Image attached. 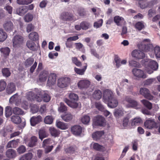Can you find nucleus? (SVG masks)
Listing matches in <instances>:
<instances>
[{"mask_svg":"<svg viewBox=\"0 0 160 160\" xmlns=\"http://www.w3.org/2000/svg\"><path fill=\"white\" fill-rule=\"evenodd\" d=\"M75 150V148L70 147L65 149V151L66 153H73Z\"/></svg>","mask_w":160,"mask_h":160,"instance_id":"nucleus-59","label":"nucleus"},{"mask_svg":"<svg viewBox=\"0 0 160 160\" xmlns=\"http://www.w3.org/2000/svg\"><path fill=\"white\" fill-rule=\"evenodd\" d=\"M17 149V152L19 154L24 153L26 150L25 147L22 145L20 146Z\"/></svg>","mask_w":160,"mask_h":160,"instance_id":"nucleus-49","label":"nucleus"},{"mask_svg":"<svg viewBox=\"0 0 160 160\" xmlns=\"http://www.w3.org/2000/svg\"><path fill=\"white\" fill-rule=\"evenodd\" d=\"M39 138L42 141L43 139L48 137V135L43 130H40L39 131Z\"/></svg>","mask_w":160,"mask_h":160,"instance_id":"nucleus-35","label":"nucleus"},{"mask_svg":"<svg viewBox=\"0 0 160 160\" xmlns=\"http://www.w3.org/2000/svg\"><path fill=\"white\" fill-rule=\"evenodd\" d=\"M123 114V111L120 109H115L114 115L115 117L122 116Z\"/></svg>","mask_w":160,"mask_h":160,"instance_id":"nucleus-51","label":"nucleus"},{"mask_svg":"<svg viewBox=\"0 0 160 160\" xmlns=\"http://www.w3.org/2000/svg\"><path fill=\"white\" fill-rule=\"evenodd\" d=\"M38 138L35 136L32 137L28 143V146L30 147H33L36 145L37 143Z\"/></svg>","mask_w":160,"mask_h":160,"instance_id":"nucleus-26","label":"nucleus"},{"mask_svg":"<svg viewBox=\"0 0 160 160\" xmlns=\"http://www.w3.org/2000/svg\"><path fill=\"white\" fill-rule=\"evenodd\" d=\"M49 131L51 135L54 137H58L60 134V131L54 127L50 128Z\"/></svg>","mask_w":160,"mask_h":160,"instance_id":"nucleus-20","label":"nucleus"},{"mask_svg":"<svg viewBox=\"0 0 160 160\" xmlns=\"http://www.w3.org/2000/svg\"><path fill=\"white\" fill-rule=\"evenodd\" d=\"M11 108L10 107L7 106L5 108V115L6 117H9L12 115Z\"/></svg>","mask_w":160,"mask_h":160,"instance_id":"nucleus-56","label":"nucleus"},{"mask_svg":"<svg viewBox=\"0 0 160 160\" xmlns=\"http://www.w3.org/2000/svg\"><path fill=\"white\" fill-rule=\"evenodd\" d=\"M132 72L134 76L139 78L144 79L147 77L143 71L140 69L134 68L132 70Z\"/></svg>","mask_w":160,"mask_h":160,"instance_id":"nucleus-8","label":"nucleus"},{"mask_svg":"<svg viewBox=\"0 0 160 160\" xmlns=\"http://www.w3.org/2000/svg\"><path fill=\"white\" fill-rule=\"evenodd\" d=\"M105 119L103 117L98 116L96 117L93 123L95 126L102 127L105 125Z\"/></svg>","mask_w":160,"mask_h":160,"instance_id":"nucleus-9","label":"nucleus"},{"mask_svg":"<svg viewBox=\"0 0 160 160\" xmlns=\"http://www.w3.org/2000/svg\"><path fill=\"white\" fill-rule=\"evenodd\" d=\"M7 33L1 28L0 29V42H3L7 38Z\"/></svg>","mask_w":160,"mask_h":160,"instance_id":"nucleus-31","label":"nucleus"},{"mask_svg":"<svg viewBox=\"0 0 160 160\" xmlns=\"http://www.w3.org/2000/svg\"><path fill=\"white\" fill-rule=\"evenodd\" d=\"M74 70L75 72L78 74L82 75L84 74L85 69H79L76 67H75Z\"/></svg>","mask_w":160,"mask_h":160,"instance_id":"nucleus-58","label":"nucleus"},{"mask_svg":"<svg viewBox=\"0 0 160 160\" xmlns=\"http://www.w3.org/2000/svg\"><path fill=\"white\" fill-rule=\"evenodd\" d=\"M154 81V79L153 78H149L145 80L144 82V86L150 85L152 84Z\"/></svg>","mask_w":160,"mask_h":160,"instance_id":"nucleus-63","label":"nucleus"},{"mask_svg":"<svg viewBox=\"0 0 160 160\" xmlns=\"http://www.w3.org/2000/svg\"><path fill=\"white\" fill-rule=\"evenodd\" d=\"M3 26L5 30L7 32H10L12 31L14 28L13 23L10 21H5Z\"/></svg>","mask_w":160,"mask_h":160,"instance_id":"nucleus-13","label":"nucleus"},{"mask_svg":"<svg viewBox=\"0 0 160 160\" xmlns=\"http://www.w3.org/2000/svg\"><path fill=\"white\" fill-rule=\"evenodd\" d=\"M142 122V119L140 118H135L133 119L131 123L132 126H136L138 125Z\"/></svg>","mask_w":160,"mask_h":160,"instance_id":"nucleus-43","label":"nucleus"},{"mask_svg":"<svg viewBox=\"0 0 160 160\" xmlns=\"http://www.w3.org/2000/svg\"><path fill=\"white\" fill-rule=\"evenodd\" d=\"M141 50L143 51L148 52L152 50L153 48L152 45L149 43H142L141 46Z\"/></svg>","mask_w":160,"mask_h":160,"instance_id":"nucleus-21","label":"nucleus"},{"mask_svg":"<svg viewBox=\"0 0 160 160\" xmlns=\"http://www.w3.org/2000/svg\"><path fill=\"white\" fill-rule=\"evenodd\" d=\"M68 96L70 100L67 98H65L64 101L69 107L73 108H77L78 105V103L76 102L78 100V95L72 92L69 94Z\"/></svg>","mask_w":160,"mask_h":160,"instance_id":"nucleus-2","label":"nucleus"},{"mask_svg":"<svg viewBox=\"0 0 160 160\" xmlns=\"http://www.w3.org/2000/svg\"><path fill=\"white\" fill-rule=\"evenodd\" d=\"M34 59L33 58H29L25 61V65L27 66H30L33 63Z\"/></svg>","mask_w":160,"mask_h":160,"instance_id":"nucleus-55","label":"nucleus"},{"mask_svg":"<svg viewBox=\"0 0 160 160\" xmlns=\"http://www.w3.org/2000/svg\"><path fill=\"white\" fill-rule=\"evenodd\" d=\"M144 125L145 128L150 129H157L160 125V122H156L154 119L149 118L144 122Z\"/></svg>","mask_w":160,"mask_h":160,"instance_id":"nucleus-3","label":"nucleus"},{"mask_svg":"<svg viewBox=\"0 0 160 160\" xmlns=\"http://www.w3.org/2000/svg\"><path fill=\"white\" fill-rule=\"evenodd\" d=\"M70 78L68 77L60 78L58 80V86L61 88H65L70 84Z\"/></svg>","mask_w":160,"mask_h":160,"instance_id":"nucleus-5","label":"nucleus"},{"mask_svg":"<svg viewBox=\"0 0 160 160\" xmlns=\"http://www.w3.org/2000/svg\"><path fill=\"white\" fill-rule=\"evenodd\" d=\"M13 112L14 114L16 115H22L24 114L23 111L18 107H15L13 108Z\"/></svg>","mask_w":160,"mask_h":160,"instance_id":"nucleus-42","label":"nucleus"},{"mask_svg":"<svg viewBox=\"0 0 160 160\" xmlns=\"http://www.w3.org/2000/svg\"><path fill=\"white\" fill-rule=\"evenodd\" d=\"M158 3V0H151L149 2L147 5V6L149 8L152 7L154 5Z\"/></svg>","mask_w":160,"mask_h":160,"instance_id":"nucleus-61","label":"nucleus"},{"mask_svg":"<svg viewBox=\"0 0 160 160\" xmlns=\"http://www.w3.org/2000/svg\"><path fill=\"white\" fill-rule=\"evenodd\" d=\"M11 121L14 123L18 124L21 122V118L18 116H13L11 117Z\"/></svg>","mask_w":160,"mask_h":160,"instance_id":"nucleus-33","label":"nucleus"},{"mask_svg":"<svg viewBox=\"0 0 160 160\" xmlns=\"http://www.w3.org/2000/svg\"><path fill=\"white\" fill-rule=\"evenodd\" d=\"M33 156L32 153L28 152L23 155L19 160H31Z\"/></svg>","mask_w":160,"mask_h":160,"instance_id":"nucleus-32","label":"nucleus"},{"mask_svg":"<svg viewBox=\"0 0 160 160\" xmlns=\"http://www.w3.org/2000/svg\"><path fill=\"white\" fill-rule=\"evenodd\" d=\"M7 85L6 83L3 80L0 81V92L3 91Z\"/></svg>","mask_w":160,"mask_h":160,"instance_id":"nucleus-52","label":"nucleus"},{"mask_svg":"<svg viewBox=\"0 0 160 160\" xmlns=\"http://www.w3.org/2000/svg\"><path fill=\"white\" fill-rule=\"evenodd\" d=\"M73 14L69 12H62L60 16V18L63 21H71L73 20Z\"/></svg>","mask_w":160,"mask_h":160,"instance_id":"nucleus-6","label":"nucleus"},{"mask_svg":"<svg viewBox=\"0 0 160 160\" xmlns=\"http://www.w3.org/2000/svg\"><path fill=\"white\" fill-rule=\"evenodd\" d=\"M95 105L96 108L101 111H104L105 109L103 106L100 102H96L95 103Z\"/></svg>","mask_w":160,"mask_h":160,"instance_id":"nucleus-57","label":"nucleus"},{"mask_svg":"<svg viewBox=\"0 0 160 160\" xmlns=\"http://www.w3.org/2000/svg\"><path fill=\"white\" fill-rule=\"evenodd\" d=\"M155 55L157 58H160V47L156 46L154 48Z\"/></svg>","mask_w":160,"mask_h":160,"instance_id":"nucleus-48","label":"nucleus"},{"mask_svg":"<svg viewBox=\"0 0 160 160\" xmlns=\"http://www.w3.org/2000/svg\"><path fill=\"white\" fill-rule=\"evenodd\" d=\"M93 148L96 151L103 152L104 148L102 146L99 144L98 143H94L93 145Z\"/></svg>","mask_w":160,"mask_h":160,"instance_id":"nucleus-30","label":"nucleus"},{"mask_svg":"<svg viewBox=\"0 0 160 160\" xmlns=\"http://www.w3.org/2000/svg\"><path fill=\"white\" fill-rule=\"evenodd\" d=\"M104 133L103 131H96L92 133V137L94 140H97L99 139Z\"/></svg>","mask_w":160,"mask_h":160,"instance_id":"nucleus-25","label":"nucleus"},{"mask_svg":"<svg viewBox=\"0 0 160 160\" xmlns=\"http://www.w3.org/2000/svg\"><path fill=\"white\" fill-rule=\"evenodd\" d=\"M3 75L6 77H8L11 75V72L9 69L7 68H4L2 69Z\"/></svg>","mask_w":160,"mask_h":160,"instance_id":"nucleus-41","label":"nucleus"},{"mask_svg":"<svg viewBox=\"0 0 160 160\" xmlns=\"http://www.w3.org/2000/svg\"><path fill=\"white\" fill-rule=\"evenodd\" d=\"M134 27L139 31H140L145 28L144 23L142 21H138L134 25Z\"/></svg>","mask_w":160,"mask_h":160,"instance_id":"nucleus-24","label":"nucleus"},{"mask_svg":"<svg viewBox=\"0 0 160 160\" xmlns=\"http://www.w3.org/2000/svg\"><path fill=\"white\" fill-rule=\"evenodd\" d=\"M125 100L129 104L131 107L136 108L137 107L138 105L137 102L131 98L130 96H126L125 98Z\"/></svg>","mask_w":160,"mask_h":160,"instance_id":"nucleus-16","label":"nucleus"},{"mask_svg":"<svg viewBox=\"0 0 160 160\" xmlns=\"http://www.w3.org/2000/svg\"><path fill=\"white\" fill-rule=\"evenodd\" d=\"M148 66L150 68L154 69V70H157L158 68V65L157 62L155 61L152 60H149Z\"/></svg>","mask_w":160,"mask_h":160,"instance_id":"nucleus-29","label":"nucleus"},{"mask_svg":"<svg viewBox=\"0 0 160 160\" xmlns=\"http://www.w3.org/2000/svg\"><path fill=\"white\" fill-rule=\"evenodd\" d=\"M53 119H54L52 116H47L45 117L44 122L47 124H50L52 123Z\"/></svg>","mask_w":160,"mask_h":160,"instance_id":"nucleus-40","label":"nucleus"},{"mask_svg":"<svg viewBox=\"0 0 160 160\" xmlns=\"http://www.w3.org/2000/svg\"><path fill=\"white\" fill-rule=\"evenodd\" d=\"M59 110L62 112H63L67 110V107L62 102L60 103V105L59 108Z\"/></svg>","mask_w":160,"mask_h":160,"instance_id":"nucleus-60","label":"nucleus"},{"mask_svg":"<svg viewBox=\"0 0 160 160\" xmlns=\"http://www.w3.org/2000/svg\"><path fill=\"white\" fill-rule=\"evenodd\" d=\"M62 118L65 121L68 122L72 118V116L71 114H68L62 116Z\"/></svg>","mask_w":160,"mask_h":160,"instance_id":"nucleus-44","label":"nucleus"},{"mask_svg":"<svg viewBox=\"0 0 160 160\" xmlns=\"http://www.w3.org/2000/svg\"><path fill=\"white\" fill-rule=\"evenodd\" d=\"M0 51L3 54L4 56L6 57L9 55L10 50L9 48L6 47L0 48Z\"/></svg>","mask_w":160,"mask_h":160,"instance_id":"nucleus-36","label":"nucleus"},{"mask_svg":"<svg viewBox=\"0 0 160 160\" xmlns=\"http://www.w3.org/2000/svg\"><path fill=\"white\" fill-rule=\"evenodd\" d=\"M6 157L9 159L15 158L17 156L16 151L12 149H8L6 152Z\"/></svg>","mask_w":160,"mask_h":160,"instance_id":"nucleus-18","label":"nucleus"},{"mask_svg":"<svg viewBox=\"0 0 160 160\" xmlns=\"http://www.w3.org/2000/svg\"><path fill=\"white\" fill-rule=\"evenodd\" d=\"M49 75L48 71L45 70H43L40 72L39 76V80L41 82L46 81Z\"/></svg>","mask_w":160,"mask_h":160,"instance_id":"nucleus-17","label":"nucleus"},{"mask_svg":"<svg viewBox=\"0 0 160 160\" xmlns=\"http://www.w3.org/2000/svg\"><path fill=\"white\" fill-rule=\"evenodd\" d=\"M33 18V15L29 13L27 14L24 17L25 21L26 22H29L32 21Z\"/></svg>","mask_w":160,"mask_h":160,"instance_id":"nucleus-50","label":"nucleus"},{"mask_svg":"<svg viewBox=\"0 0 160 160\" xmlns=\"http://www.w3.org/2000/svg\"><path fill=\"white\" fill-rule=\"evenodd\" d=\"M57 127L62 130H65L68 128L67 126L65 123L61 121L57 122L56 123Z\"/></svg>","mask_w":160,"mask_h":160,"instance_id":"nucleus-37","label":"nucleus"},{"mask_svg":"<svg viewBox=\"0 0 160 160\" xmlns=\"http://www.w3.org/2000/svg\"><path fill=\"white\" fill-rule=\"evenodd\" d=\"M16 90V86L14 83L11 82L9 83L6 89V92L8 94H11Z\"/></svg>","mask_w":160,"mask_h":160,"instance_id":"nucleus-19","label":"nucleus"},{"mask_svg":"<svg viewBox=\"0 0 160 160\" xmlns=\"http://www.w3.org/2000/svg\"><path fill=\"white\" fill-rule=\"evenodd\" d=\"M132 57L138 59H142L145 56V53L140 50H134L132 53Z\"/></svg>","mask_w":160,"mask_h":160,"instance_id":"nucleus-10","label":"nucleus"},{"mask_svg":"<svg viewBox=\"0 0 160 160\" xmlns=\"http://www.w3.org/2000/svg\"><path fill=\"white\" fill-rule=\"evenodd\" d=\"M82 29L86 30L90 28L91 27L90 23L87 21H84L81 22Z\"/></svg>","mask_w":160,"mask_h":160,"instance_id":"nucleus-27","label":"nucleus"},{"mask_svg":"<svg viewBox=\"0 0 160 160\" xmlns=\"http://www.w3.org/2000/svg\"><path fill=\"white\" fill-rule=\"evenodd\" d=\"M103 99V102L111 108H115L118 104V100L114 97L112 92L109 90H107L104 92Z\"/></svg>","mask_w":160,"mask_h":160,"instance_id":"nucleus-1","label":"nucleus"},{"mask_svg":"<svg viewBox=\"0 0 160 160\" xmlns=\"http://www.w3.org/2000/svg\"><path fill=\"white\" fill-rule=\"evenodd\" d=\"M48 76L47 84L49 86H51L55 83L57 76L55 73H51Z\"/></svg>","mask_w":160,"mask_h":160,"instance_id":"nucleus-12","label":"nucleus"},{"mask_svg":"<svg viewBox=\"0 0 160 160\" xmlns=\"http://www.w3.org/2000/svg\"><path fill=\"white\" fill-rule=\"evenodd\" d=\"M30 39L33 41H36L39 39V36L38 33L36 32L30 33L28 35Z\"/></svg>","mask_w":160,"mask_h":160,"instance_id":"nucleus-28","label":"nucleus"},{"mask_svg":"<svg viewBox=\"0 0 160 160\" xmlns=\"http://www.w3.org/2000/svg\"><path fill=\"white\" fill-rule=\"evenodd\" d=\"M143 105L149 110L152 108V104L148 101L143 99L141 101Z\"/></svg>","mask_w":160,"mask_h":160,"instance_id":"nucleus-39","label":"nucleus"},{"mask_svg":"<svg viewBox=\"0 0 160 160\" xmlns=\"http://www.w3.org/2000/svg\"><path fill=\"white\" fill-rule=\"evenodd\" d=\"M71 131L73 134L79 135L82 132V128L79 125H75L72 127Z\"/></svg>","mask_w":160,"mask_h":160,"instance_id":"nucleus-14","label":"nucleus"},{"mask_svg":"<svg viewBox=\"0 0 160 160\" xmlns=\"http://www.w3.org/2000/svg\"><path fill=\"white\" fill-rule=\"evenodd\" d=\"M102 97V93L99 90H95L92 95L93 98L96 100H99Z\"/></svg>","mask_w":160,"mask_h":160,"instance_id":"nucleus-23","label":"nucleus"},{"mask_svg":"<svg viewBox=\"0 0 160 160\" xmlns=\"http://www.w3.org/2000/svg\"><path fill=\"white\" fill-rule=\"evenodd\" d=\"M90 84V82L87 80H80L78 83V87L80 89L87 88Z\"/></svg>","mask_w":160,"mask_h":160,"instance_id":"nucleus-11","label":"nucleus"},{"mask_svg":"<svg viewBox=\"0 0 160 160\" xmlns=\"http://www.w3.org/2000/svg\"><path fill=\"white\" fill-rule=\"evenodd\" d=\"M102 23L103 20L101 19L98 22H95L93 24V26L96 28H100L102 25Z\"/></svg>","mask_w":160,"mask_h":160,"instance_id":"nucleus-53","label":"nucleus"},{"mask_svg":"<svg viewBox=\"0 0 160 160\" xmlns=\"http://www.w3.org/2000/svg\"><path fill=\"white\" fill-rule=\"evenodd\" d=\"M34 28V26L32 23H30L28 24L27 28V32H29L33 30Z\"/></svg>","mask_w":160,"mask_h":160,"instance_id":"nucleus-64","label":"nucleus"},{"mask_svg":"<svg viewBox=\"0 0 160 160\" xmlns=\"http://www.w3.org/2000/svg\"><path fill=\"white\" fill-rule=\"evenodd\" d=\"M90 118L88 115H85L82 117L81 122L84 124H88L90 121Z\"/></svg>","mask_w":160,"mask_h":160,"instance_id":"nucleus-46","label":"nucleus"},{"mask_svg":"<svg viewBox=\"0 0 160 160\" xmlns=\"http://www.w3.org/2000/svg\"><path fill=\"white\" fill-rule=\"evenodd\" d=\"M140 94L144 97L148 99L151 100L153 99V96L151 95L150 91L148 89L145 88H141L140 90Z\"/></svg>","mask_w":160,"mask_h":160,"instance_id":"nucleus-7","label":"nucleus"},{"mask_svg":"<svg viewBox=\"0 0 160 160\" xmlns=\"http://www.w3.org/2000/svg\"><path fill=\"white\" fill-rule=\"evenodd\" d=\"M122 19H123V18L118 16H116L114 17V21L118 26L120 25V23Z\"/></svg>","mask_w":160,"mask_h":160,"instance_id":"nucleus-47","label":"nucleus"},{"mask_svg":"<svg viewBox=\"0 0 160 160\" xmlns=\"http://www.w3.org/2000/svg\"><path fill=\"white\" fill-rule=\"evenodd\" d=\"M26 45L32 51H34L38 50L36 44L32 41H28L26 43Z\"/></svg>","mask_w":160,"mask_h":160,"instance_id":"nucleus-22","label":"nucleus"},{"mask_svg":"<svg viewBox=\"0 0 160 160\" xmlns=\"http://www.w3.org/2000/svg\"><path fill=\"white\" fill-rule=\"evenodd\" d=\"M18 145V142L16 140L9 141L7 145V147L9 148H16Z\"/></svg>","mask_w":160,"mask_h":160,"instance_id":"nucleus-34","label":"nucleus"},{"mask_svg":"<svg viewBox=\"0 0 160 160\" xmlns=\"http://www.w3.org/2000/svg\"><path fill=\"white\" fill-rule=\"evenodd\" d=\"M72 60L73 63L78 67L80 66L82 64L81 62L78 60L76 57H72Z\"/></svg>","mask_w":160,"mask_h":160,"instance_id":"nucleus-54","label":"nucleus"},{"mask_svg":"<svg viewBox=\"0 0 160 160\" xmlns=\"http://www.w3.org/2000/svg\"><path fill=\"white\" fill-rule=\"evenodd\" d=\"M32 0H17V3L20 5H28L31 3Z\"/></svg>","mask_w":160,"mask_h":160,"instance_id":"nucleus-45","label":"nucleus"},{"mask_svg":"<svg viewBox=\"0 0 160 160\" xmlns=\"http://www.w3.org/2000/svg\"><path fill=\"white\" fill-rule=\"evenodd\" d=\"M51 141L52 140L50 138L44 139L42 142V146L43 147L45 148L46 147L47 144H51L52 143L51 142Z\"/></svg>","mask_w":160,"mask_h":160,"instance_id":"nucleus-62","label":"nucleus"},{"mask_svg":"<svg viewBox=\"0 0 160 160\" xmlns=\"http://www.w3.org/2000/svg\"><path fill=\"white\" fill-rule=\"evenodd\" d=\"M42 117L41 116L38 115L37 117L33 116L31 118L30 122L32 126H34L41 122Z\"/></svg>","mask_w":160,"mask_h":160,"instance_id":"nucleus-15","label":"nucleus"},{"mask_svg":"<svg viewBox=\"0 0 160 160\" xmlns=\"http://www.w3.org/2000/svg\"><path fill=\"white\" fill-rule=\"evenodd\" d=\"M27 8L26 6L22 7L17 10V12L18 14L22 16L27 12Z\"/></svg>","mask_w":160,"mask_h":160,"instance_id":"nucleus-38","label":"nucleus"},{"mask_svg":"<svg viewBox=\"0 0 160 160\" xmlns=\"http://www.w3.org/2000/svg\"><path fill=\"white\" fill-rule=\"evenodd\" d=\"M24 41V38L21 35H15L12 39L13 46L14 48H18L21 47Z\"/></svg>","mask_w":160,"mask_h":160,"instance_id":"nucleus-4","label":"nucleus"}]
</instances>
